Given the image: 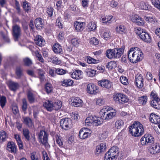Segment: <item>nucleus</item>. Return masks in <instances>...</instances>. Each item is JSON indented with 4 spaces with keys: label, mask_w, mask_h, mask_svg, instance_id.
Wrapping results in <instances>:
<instances>
[{
    "label": "nucleus",
    "mask_w": 160,
    "mask_h": 160,
    "mask_svg": "<svg viewBox=\"0 0 160 160\" xmlns=\"http://www.w3.org/2000/svg\"><path fill=\"white\" fill-rule=\"evenodd\" d=\"M128 57L130 62L136 63L142 60L143 55L141 50L139 48H132L128 52Z\"/></svg>",
    "instance_id": "f257e3e1"
},
{
    "label": "nucleus",
    "mask_w": 160,
    "mask_h": 160,
    "mask_svg": "<svg viewBox=\"0 0 160 160\" xmlns=\"http://www.w3.org/2000/svg\"><path fill=\"white\" fill-rule=\"evenodd\" d=\"M100 118L104 120H109L116 115V110L112 107L104 106L100 112Z\"/></svg>",
    "instance_id": "f03ea898"
},
{
    "label": "nucleus",
    "mask_w": 160,
    "mask_h": 160,
    "mask_svg": "<svg viewBox=\"0 0 160 160\" xmlns=\"http://www.w3.org/2000/svg\"><path fill=\"white\" fill-rule=\"evenodd\" d=\"M129 132L133 136L138 137L141 136L144 133L143 126L140 122H135L130 126Z\"/></svg>",
    "instance_id": "7ed1b4c3"
},
{
    "label": "nucleus",
    "mask_w": 160,
    "mask_h": 160,
    "mask_svg": "<svg viewBox=\"0 0 160 160\" xmlns=\"http://www.w3.org/2000/svg\"><path fill=\"white\" fill-rule=\"evenodd\" d=\"M38 137L42 143L46 147L48 146V135L45 131L41 130L38 134Z\"/></svg>",
    "instance_id": "20e7f679"
},
{
    "label": "nucleus",
    "mask_w": 160,
    "mask_h": 160,
    "mask_svg": "<svg viewBox=\"0 0 160 160\" xmlns=\"http://www.w3.org/2000/svg\"><path fill=\"white\" fill-rule=\"evenodd\" d=\"M153 139L154 138L151 134H146L141 138V143L142 145H147L148 143L153 142Z\"/></svg>",
    "instance_id": "39448f33"
},
{
    "label": "nucleus",
    "mask_w": 160,
    "mask_h": 160,
    "mask_svg": "<svg viewBox=\"0 0 160 160\" xmlns=\"http://www.w3.org/2000/svg\"><path fill=\"white\" fill-rule=\"evenodd\" d=\"M113 98L116 102L118 101L122 104L126 103L128 101V98L126 95L121 93L114 95Z\"/></svg>",
    "instance_id": "423d86ee"
},
{
    "label": "nucleus",
    "mask_w": 160,
    "mask_h": 160,
    "mask_svg": "<svg viewBox=\"0 0 160 160\" xmlns=\"http://www.w3.org/2000/svg\"><path fill=\"white\" fill-rule=\"evenodd\" d=\"M72 121L68 118L61 119L60 121V125L62 128L65 130L70 128L71 127Z\"/></svg>",
    "instance_id": "0eeeda50"
},
{
    "label": "nucleus",
    "mask_w": 160,
    "mask_h": 160,
    "mask_svg": "<svg viewBox=\"0 0 160 160\" xmlns=\"http://www.w3.org/2000/svg\"><path fill=\"white\" fill-rule=\"evenodd\" d=\"M13 34L15 41H18L21 35V30L19 26L16 25L12 27Z\"/></svg>",
    "instance_id": "6e6552de"
},
{
    "label": "nucleus",
    "mask_w": 160,
    "mask_h": 160,
    "mask_svg": "<svg viewBox=\"0 0 160 160\" xmlns=\"http://www.w3.org/2000/svg\"><path fill=\"white\" fill-rule=\"evenodd\" d=\"M87 91L88 93L94 95L96 94L98 92L97 87L92 83H89L87 85Z\"/></svg>",
    "instance_id": "1a4fd4ad"
},
{
    "label": "nucleus",
    "mask_w": 160,
    "mask_h": 160,
    "mask_svg": "<svg viewBox=\"0 0 160 160\" xmlns=\"http://www.w3.org/2000/svg\"><path fill=\"white\" fill-rule=\"evenodd\" d=\"M143 78L141 74L136 75L135 82L137 87L139 88H142L143 86Z\"/></svg>",
    "instance_id": "9d476101"
},
{
    "label": "nucleus",
    "mask_w": 160,
    "mask_h": 160,
    "mask_svg": "<svg viewBox=\"0 0 160 160\" xmlns=\"http://www.w3.org/2000/svg\"><path fill=\"white\" fill-rule=\"evenodd\" d=\"M107 153L111 156L117 158L119 154L118 148L117 147H112Z\"/></svg>",
    "instance_id": "9b49d317"
},
{
    "label": "nucleus",
    "mask_w": 160,
    "mask_h": 160,
    "mask_svg": "<svg viewBox=\"0 0 160 160\" xmlns=\"http://www.w3.org/2000/svg\"><path fill=\"white\" fill-rule=\"evenodd\" d=\"M7 150L12 153H16L17 151V146L12 142H8L7 144Z\"/></svg>",
    "instance_id": "f8f14e48"
},
{
    "label": "nucleus",
    "mask_w": 160,
    "mask_h": 160,
    "mask_svg": "<svg viewBox=\"0 0 160 160\" xmlns=\"http://www.w3.org/2000/svg\"><path fill=\"white\" fill-rule=\"evenodd\" d=\"M82 72L79 70H75L71 74V77L74 79L78 80L82 78Z\"/></svg>",
    "instance_id": "ddd939ff"
},
{
    "label": "nucleus",
    "mask_w": 160,
    "mask_h": 160,
    "mask_svg": "<svg viewBox=\"0 0 160 160\" xmlns=\"http://www.w3.org/2000/svg\"><path fill=\"white\" fill-rule=\"evenodd\" d=\"M74 25L76 30L77 32H81L84 29L85 24L83 22L77 21L74 22Z\"/></svg>",
    "instance_id": "4468645a"
},
{
    "label": "nucleus",
    "mask_w": 160,
    "mask_h": 160,
    "mask_svg": "<svg viewBox=\"0 0 160 160\" xmlns=\"http://www.w3.org/2000/svg\"><path fill=\"white\" fill-rule=\"evenodd\" d=\"M98 83L101 87L107 89L110 88L112 86V83L106 79L99 81Z\"/></svg>",
    "instance_id": "2eb2a0df"
},
{
    "label": "nucleus",
    "mask_w": 160,
    "mask_h": 160,
    "mask_svg": "<svg viewBox=\"0 0 160 160\" xmlns=\"http://www.w3.org/2000/svg\"><path fill=\"white\" fill-rule=\"evenodd\" d=\"M149 150L151 154H155L160 152V147L158 144H155L152 145Z\"/></svg>",
    "instance_id": "dca6fc26"
},
{
    "label": "nucleus",
    "mask_w": 160,
    "mask_h": 160,
    "mask_svg": "<svg viewBox=\"0 0 160 160\" xmlns=\"http://www.w3.org/2000/svg\"><path fill=\"white\" fill-rule=\"evenodd\" d=\"M150 120L152 123L155 124H158L160 123V117L153 113L151 114L150 116Z\"/></svg>",
    "instance_id": "f3484780"
},
{
    "label": "nucleus",
    "mask_w": 160,
    "mask_h": 160,
    "mask_svg": "<svg viewBox=\"0 0 160 160\" xmlns=\"http://www.w3.org/2000/svg\"><path fill=\"white\" fill-rule=\"evenodd\" d=\"M91 133V132H86L85 129H82L79 131V136L80 138L84 139L88 138Z\"/></svg>",
    "instance_id": "a211bd4d"
},
{
    "label": "nucleus",
    "mask_w": 160,
    "mask_h": 160,
    "mask_svg": "<svg viewBox=\"0 0 160 160\" xmlns=\"http://www.w3.org/2000/svg\"><path fill=\"white\" fill-rule=\"evenodd\" d=\"M123 49L122 48L113 49V58H119L122 54Z\"/></svg>",
    "instance_id": "6ab92c4d"
},
{
    "label": "nucleus",
    "mask_w": 160,
    "mask_h": 160,
    "mask_svg": "<svg viewBox=\"0 0 160 160\" xmlns=\"http://www.w3.org/2000/svg\"><path fill=\"white\" fill-rule=\"evenodd\" d=\"M140 38L146 42H150L151 41V38L149 34L145 31L140 35Z\"/></svg>",
    "instance_id": "aec40b11"
},
{
    "label": "nucleus",
    "mask_w": 160,
    "mask_h": 160,
    "mask_svg": "<svg viewBox=\"0 0 160 160\" xmlns=\"http://www.w3.org/2000/svg\"><path fill=\"white\" fill-rule=\"evenodd\" d=\"M34 23L36 28L38 29H42L44 26L43 21L41 18H36Z\"/></svg>",
    "instance_id": "412c9836"
},
{
    "label": "nucleus",
    "mask_w": 160,
    "mask_h": 160,
    "mask_svg": "<svg viewBox=\"0 0 160 160\" xmlns=\"http://www.w3.org/2000/svg\"><path fill=\"white\" fill-rule=\"evenodd\" d=\"M34 40L36 44L37 45L42 47L44 45L45 41L41 36L39 35L36 36Z\"/></svg>",
    "instance_id": "4be33fe9"
},
{
    "label": "nucleus",
    "mask_w": 160,
    "mask_h": 160,
    "mask_svg": "<svg viewBox=\"0 0 160 160\" xmlns=\"http://www.w3.org/2000/svg\"><path fill=\"white\" fill-rule=\"evenodd\" d=\"M106 148V144L102 143L99 145H98L96 149V152L97 154H99L102 152H104Z\"/></svg>",
    "instance_id": "5701e85b"
},
{
    "label": "nucleus",
    "mask_w": 160,
    "mask_h": 160,
    "mask_svg": "<svg viewBox=\"0 0 160 160\" xmlns=\"http://www.w3.org/2000/svg\"><path fill=\"white\" fill-rule=\"evenodd\" d=\"M73 81L70 79L64 78L61 82V85L65 87L72 86L73 84Z\"/></svg>",
    "instance_id": "b1692460"
},
{
    "label": "nucleus",
    "mask_w": 160,
    "mask_h": 160,
    "mask_svg": "<svg viewBox=\"0 0 160 160\" xmlns=\"http://www.w3.org/2000/svg\"><path fill=\"white\" fill-rule=\"evenodd\" d=\"M8 85L10 89L13 91H15L19 87L18 83L11 81H9Z\"/></svg>",
    "instance_id": "393cba45"
},
{
    "label": "nucleus",
    "mask_w": 160,
    "mask_h": 160,
    "mask_svg": "<svg viewBox=\"0 0 160 160\" xmlns=\"http://www.w3.org/2000/svg\"><path fill=\"white\" fill-rule=\"evenodd\" d=\"M53 104L52 102L49 100L46 101L43 104V106L46 108V109L50 111L53 110Z\"/></svg>",
    "instance_id": "a878e982"
},
{
    "label": "nucleus",
    "mask_w": 160,
    "mask_h": 160,
    "mask_svg": "<svg viewBox=\"0 0 160 160\" xmlns=\"http://www.w3.org/2000/svg\"><path fill=\"white\" fill-rule=\"evenodd\" d=\"M72 104L76 107H82L83 105V102L82 100L79 98H75L73 100Z\"/></svg>",
    "instance_id": "bb28decb"
},
{
    "label": "nucleus",
    "mask_w": 160,
    "mask_h": 160,
    "mask_svg": "<svg viewBox=\"0 0 160 160\" xmlns=\"http://www.w3.org/2000/svg\"><path fill=\"white\" fill-rule=\"evenodd\" d=\"M144 19L148 22L153 24H156L158 23L157 20L154 17H148L145 16Z\"/></svg>",
    "instance_id": "cd10ccee"
},
{
    "label": "nucleus",
    "mask_w": 160,
    "mask_h": 160,
    "mask_svg": "<svg viewBox=\"0 0 160 160\" xmlns=\"http://www.w3.org/2000/svg\"><path fill=\"white\" fill-rule=\"evenodd\" d=\"M137 4L142 9L147 10L148 9V5L143 1H140L137 2Z\"/></svg>",
    "instance_id": "c85d7f7f"
},
{
    "label": "nucleus",
    "mask_w": 160,
    "mask_h": 160,
    "mask_svg": "<svg viewBox=\"0 0 160 160\" xmlns=\"http://www.w3.org/2000/svg\"><path fill=\"white\" fill-rule=\"evenodd\" d=\"M15 74L16 75V78H20L23 75V69L20 66L17 67L15 70Z\"/></svg>",
    "instance_id": "c756f323"
},
{
    "label": "nucleus",
    "mask_w": 160,
    "mask_h": 160,
    "mask_svg": "<svg viewBox=\"0 0 160 160\" xmlns=\"http://www.w3.org/2000/svg\"><path fill=\"white\" fill-rule=\"evenodd\" d=\"M53 50L56 53H60L62 51V47L58 43H55L53 47Z\"/></svg>",
    "instance_id": "7c9ffc66"
},
{
    "label": "nucleus",
    "mask_w": 160,
    "mask_h": 160,
    "mask_svg": "<svg viewBox=\"0 0 160 160\" xmlns=\"http://www.w3.org/2000/svg\"><path fill=\"white\" fill-rule=\"evenodd\" d=\"M150 104L151 106L157 109H160V100H152Z\"/></svg>",
    "instance_id": "2f4dec72"
},
{
    "label": "nucleus",
    "mask_w": 160,
    "mask_h": 160,
    "mask_svg": "<svg viewBox=\"0 0 160 160\" xmlns=\"http://www.w3.org/2000/svg\"><path fill=\"white\" fill-rule=\"evenodd\" d=\"M85 72L89 77H92L94 76L96 74V71L91 68L86 69Z\"/></svg>",
    "instance_id": "473e14b6"
},
{
    "label": "nucleus",
    "mask_w": 160,
    "mask_h": 160,
    "mask_svg": "<svg viewBox=\"0 0 160 160\" xmlns=\"http://www.w3.org/2000/svg\"><path fill=\"white\" fill-rule=\"evenodd\" d=\"M23 8L26 12H29L31 11V6L30 4L26 1L23 2L22 5Z\"/></svg>",
    "instance_id": "72a5a7b5"
},
{
    "label": "nucleus",
    "mask_w": 160,
    "mask_h": 160,
    "mask_svg": "<svg viewBox=\"0 0 160 160\" xmlns=\"http://www.w3.org/2000/svg\"><path fill=\"white\" fill-rule=\"evenodd\" d=\"M124 122L121 119L117 121L115 124V128L117 129H120L124 125Z\"/></svg>",
    "instance_id": "f704fd0d"
},
{
    "label": "nucleus",
    "mask_w": 160,
    "mask_h": 160,
    "mask_svg": "<svg viewBox=\"0 0 160 160\" xmlns=\"http://www.w3.org/2000/svg\"><path fill=\"white\" fill-rule=\"evenodd\" d=\"M150 97L152 100H160V98H159L157 93L155 91H152L151 92Z\"/></svg>",
    "instance_id": "c9c22d12"
},
{
    "label": "nucleus",
    "mask_w": 160,
    "mask_h": 160,
    "mask_svg": "<svg viewBox=\"0 0 160 160\" xmlns=\"http://www.w3.org/2000/svg\"><path fill=\"white\" fill-rule=\"evenodd\" d=\"M113 49H108L106 52V57L109 59L113 58Z\"/></svg>",
    "instance_id": "e433bc0d"
},
{
    "label": "nucleus",
    "mask_w": 160,
    "mask_h": 160,
    "mask_svg": "<svg viewBox=\"0 0 160 160\" xmlns=\"http://www.w3.org/2000/svg\"><path fill=\"white\" fill-rule=\"evenodd\" d=\"M22 134L27 141H29L30 140V137L29 135V132L28 129H23L22 130Z\"/></svg>",
    "instance_id": "4c0bfd02"
},
{
    "label": "nucleus",
    "mask_w": 160,
    "mask_h": 160,
    "mask_svg": "<svg viewBox=\"0 0 160 160\" xmlns=\"http://www.w3.org/2000/svg\"><path fill=\"white\" fill-rule=\"evenodd\" d=\"M38 71L39 78L41 82H42L45 79L44 74L45 72L43 70L40 69H38Z\"/></svg>",
    "instance_id": "58836bf2"
},
{
    "label": "nucleus",
    "mask_w": 160,
    "mask_h": 160,
    "mask_svg": "<svg viewBox=\"0 0 160 160\" xmlns=\"http://www.w3.org/2000/svg\"><path fill=\"white\" fill-rule=\"evenodd\" d=\"M7 134L6 132L2 130L0 132V141L2 142L5 141L7 138Z\"/></svg>",
    "instance_id": "ea45409f"
},
{
    "label": "nucleus",
    "mask_w": 160,
    "mask_h": 160,
    "mask_svg": "<svg viewBox=\"0 0 160 160\" xmlns=\"http://www.w3.org/2000/svg\"><path fill=\"white\" fill-rule=\"evenodd\" d=\"M62 102L60 101H58L54 104H53V109L56 110H58L60 109L62 107Z\"/></svg>",
    "instance_id": "a19ab883"
},
{
    "label": "nucleus",
    "mask_w": 160,
    "mask_h": 160,
    "mask_svg": "<svg viewBox=\"0 0 160 160\" xmlns=\"http://www.w3.org/2000/svg\"><path fill=\"white\" fill-rule=\"evenodd\" d=\"M138 101L140 104L144 105L147 102V97L146 96H142L139 98Z\"/></svg>",
    "instance_id": "79ce46f5"
},
{
    "label": "nucleus",
    "mask_w": 160,
    "mask_h": 160,
    "mask_svg": "<svg viewBox=\"0 0 160 160\" xmlns=\"http://www.w3.org/2000/svg\"><path fill=\"white\" fill-rule=\"evenodd\" d=\"M24 122L29 127H31L33 125L32 120L28 117L24 118Z\"/></svg>",
    "instance_id": "37998d69"
},
{
    "label": "nucleus",
    "mask_w": 160,
    "mask_h": 160,
    "mask_svg": "<svg viewBox=\"0 0 160 160\" xmlns=\"http://www.w3.org/2000/svg\"><path fill=\"white\" fill-rule=\"evenodd\" d=\"M88 27L89 31H93L96 29L97 26L94 22H92L88 24Z\"/></svg>",
    "instance_id": "c03bdc74"
},
{
    "label": "nucleus",
    "mask_w": 160,
    "mask_h": 160,
    "mask_svg": "<svg viewBox=\"0 0 160 160\" xmlns=\"http://www.w3.org/2000/svg\"><path fill=\"white\" fill-rule=\"evenodd\" d=\"M104 39L106 40H108L111 38V34L109 30H106L103 34Z\"/></svg>",
    "instance_id": "a18cd8bd"
},
{
    "label": "nucleus",
    "mask_w": 160,
    "mask_h": 160,
    "mask_svg": "<svg viewBox=\"0 0 160 160\" xmlns=\"http://www.w3.org/2000/svg\"><path fill=\"white\" fill-rule=\"evenodd\" d=\"M94 117H89L87 118L85 120V125L87 126L90 125L93 122Z\"/></svg>",
    "instance_id": "49530a36"
},
{
    "label": "nucleus",
    "mask_w": 160,
    "mask_h": 160,
    "mask_svg": "<svg viewBox=\"0 0 160 160\" xmlns=\"http://www.w3.org/2000/svg\"><path fill=\"white\" fill-rule=\"evenodd\" d=\"M28 100L30 103H33L35 100L34 96L31 91H28L27 94Z\"/></svg>",
    "instance_id": "de8ad7c7"
},
{
    "label": "nucleus",
    "mask_w": 160,
    "mask_h": 160,
    "mask_svg": "<svg viewBox=\"0 0 160 160\" xmlns=\"http://www.w3.org/2000/svg\"><path fill=\"white\" fill-rule=\"evenodd\" d=\"M48 61L50 62H52L56 64H59L60 63V61L58 60L57 57L55 56H52L49 58Z\"/></svg>",
    "instance_id": "09e8293b"
},
{
    "label": "nucleus",
    "mask_w": 160,
    "mask_h": 160,
    "mask_svg": "<svg viewBox=\"0 0 160 160\" xmlns=\"http://www.w3.org/2000/svg\"><path fill=\"white\" fill-rule=\"evenodd\" d=\"M45 90L47 93H49L52 92L53 87L50 83H48L45 85Z\"/></svg>",
    "instance_id": "8fccbe9b"
},
{
    "label": "nucleus",
    "mask_w": 160,
    "mask_h": 160,
    "mask_svg": "<svg viewBox=\"0 0 160 160\" xmlns=\"http://www.w3.org/2000/svg\"><path fill=\"white\" fill-rule=\"evenodd\" d=\"M154 6L160 11V1L159 0H151Z\"/></svg>",
    "instance_id": "3c124183"
},
{
    "label": "nucleus",
    "mask_w": 160,
    "mask_h": 160,
    "mask_svg": "<svg viewBox=\"0 0 160 160\" xmlns=\"http://www.w3.org/2000/svg\"><path fill=\"white\" fill-rule=\"evenodd\" d=\"M93 122V125L94 126L99 125L102 124V121H101L100 119L97 118L96 116H94Z\"/></svg>",
    "instance_id": "603ef678"
},
{
    "label": "nucleus",
    "mask_w": 160,
    "mask_h": 160,
    "mask_svg": "<svg viewBox=\"0 0 160 160\" xmlns=\"http://www.w3.org/2000/svg\"><path fill=\"white\" fill-rule=\"evenodd\" d=\"M139 17L137 15L133 14L130 16V19L132 22L136 23Z\"/></svg>",
    "instance_id": "864d4df0"
},
{
    "label": "nucleus",
    "mask_w": 160,
    "mask_h": 160,
    "mask_svg": "<svg viewBox=\"0 0 160 160\" xmlns=\"http://www.w3.org/2000/svg\"><path fill=\"white\" fill-rule=\"evenodd\" d=\"M6 98L5 96H1L0 97V104L1 107L3 108L6 104Z\"/></svg>",
    "instance_id": "5fc2aeb1"
},
{
    "label": "nucleus",
    "mask_w": 160,
    "mask_h": 160,
    "mask_svg": "<svg viewBox=\"0 0 160 160\" xmlns=\"http://www.w3.org/2000/svg\"><path fill=\"white\" fill-rule=\"evenodd\" d=\"M30 154V158L31 160H39V156L37 155L36 152H32Z\"/></svg>",
    "instance_id": "6e6d98bb"
},
{
    "label": "nucleus",
    "mask_w": 160,
    "mask_h": 160,
    "mask_svg": "<svg viewBox=\"0 0 160 160\" xmlns=\"http://www.w3.org/2000/svg\"><path fill=\"white\" fill-rule=\"evenodd\" d=\"M134 31L135 33L140 37V35L142 34L144 31L140 27H137L134 28Z\"/></svg>",
    "instance_id": "4d7b16f0"
},
{
    "label": "nucleus",
    "mask_w": 160,
    "mask_h": 160,
    "mask_svg": "<svg viewBox=\"0 0 160 160\" xmlns=\"http://www.w3.org/2000/svg\"><path fill=\"white\" fill-rule=\"evenodd\" d=\"M116 31L120 34H122L125 31L124 27L122 25H120L116 28Z\"/></svg>",
    "instance_id": "13d9d810"
},
{
    "label": "nucleus",
    "mask_w": 160,
    "mask_h": 160,
    "mask_svg": "<svg viewBox=\"0 0 160 160\" xmlns=\"http://www.w3.org/2000/svg\"><path fill=\"white\" fill-rule=\"evenodd\" d=\"M121 82L124 85H127L128 84V79L124 76H122L120 78Z\"/></svg>",
    "instance_id": "bf43d9fd"
},
{
    "label": "nucleus",
    "mask_w": 160,
    "mask_h": 160,
    "mask_svg": "<svg viewBox=\"0 0 160 160\" xmlns=\"http://www.w3.org/2000/svg\"><path fill=\"white\" fill-rule=\"evenodd\" d=\"M96 103L97 105L101 106L104 104V100L102 98H98L96 99Z\"/></svg>",
    "instance_id": "052dcab7"
},
{
    "label": "nucleus",
    "mask_w": 160,
    "mask_h": 160,
    "mask_svg": "<svg viewBox=\"0 0 160 160\" xmlns=\"http://www.w3.org/2000/svg\"><path fill=\"white\" fill-rule=\"evenodd\" d=\"M55 71L56 73L60 75H62L65 74L67 72L66 70L59 68H56Z\"/></svg>",
    "instance_id": "680f3d73"
},
{
    "label": "nucleus",
    "mask_w": 160,
    "mask_h": 160,
    "mask_svg": "<svg viewBox=\"0 0 160 160\" xmlns=\"http://www.w3.org/2000/svg\"><path fill=\"white\" fill-rule=\"evenodd\" d=\"M88 62L89 63H96L98 62V60L93 58L90 57L88 56L87 58Z\"/></svg>",
    "instance_id": "e2e57ef3"
},
{
    "label": "nucleus",
    "mask_w": 160,
    "mask_h": 160,
    "mask_svg": "<svg viewBox=\"0 0 160 160\" xmlns=\"http://www.w3.org/2000/svg\"><path fill=\"white\" fill-rule=\"evenodd\" d=\"M24 64L27 66H29L32 64L31 60L28 58H26L23 60Z\"/></svg>",
    "instance_id": "0e129e2a"
},
{
    "label": "nucleus",
    "mask_w": 160,
    "mask_h": 160,
    "mask_svg": "<svg viewBox=\"0 0 160 160\" xmlns=\"http://www.w3.org/2000/svg\"><path fill=\"white\" fill-rule=\"evenodd\" d=\"M112 17L111 16H107L103 18H102V20L103 21V23H110L111 22V19Z\"/></svg>",
    "instance_id": "69168bd1"
},
{
    "label": "nucleus",
    "mask_w": 160,
    "mask_h": 160,
    "mask_svg": "<svg viewBox=\"0 0 160 160\" xmlns=\"http://www.w3.org/2000/svg\"><path fill=\"white\" fill-rule=\"evenodd\" d=\"M72 44L75 46H78L79 43V41L77 38H73L71 40Z\"/></svg>",
    "instance_id": "338daca9"
},
{
    "label": "nucleus",
    "mask_w": 160,
    "mask_h": 160,
    "mask_svg": "<svg viewBox=\"0 0 160 160\" xmlns=\"http://www.w3.org/2000/svg\"><path fill=\"white\" fill-rule=\"evenodd\" d=\"M116 158L111 156L110 154L107 153L105 155L104 160H115Z\"/></svg>",
    "instance_id": "774afa93"
}]
</instances>
